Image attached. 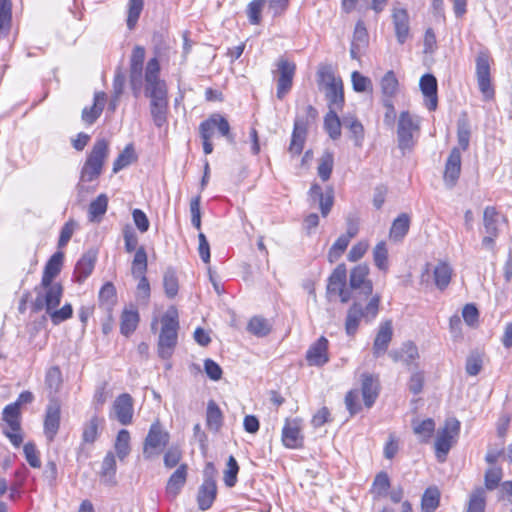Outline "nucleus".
Listing matches in <instances>:
<instances>
[{"label": "nucleus", "instance_id": "obj_42", "mask_svg": "<svg viewBox=\"0 0 512 512\" xmlns=\"http://www.w3.org/2000/svg\"><path fill=\"white\" fill-rule=\"evenodd\" d=\"M412 426L414 433L419 437L421 442H427L435 430V422L431 418H427L423 421H413Z\"/></svg>", "mask_w": 512, "mask_h": 512}, {"label": "nucleus", "instance_id": "obj_10", "mask_svg": "<svg viewBox=\"0 0 512 512\" xmlns=\"http://www.w3.org/2000/svg\"><path fill=\"white\" fill-rule=\"evenodd\" d=\"M319 75L326 82V98L329 102V110H342L344 105L343 82L336 78L328 70H320Z\"/></svg>", "mask_w": 512, "mask_h": 512}, {"label": "nucleus", "instance_id": "obj_2", "mask_svg": "<svg viewBox=\"0 0 512 512\" xmlns=\"http://www.w3.org/2000/svg\"><path fill=\"white\" fill-rule=\"evenodd\" d=\"M63 263V253L56 252L45 265L41 283L34 288L36 295L46 294V302L56 304L60 296H63V287L53 279L60 273Z\"/></svg>", "mask_w": 512, "mask_h": 512}, {"label": "nucleus", "instance_id": "obj_32", "mask_svg": "<svg viewBox=\"0 0 512 512\" xmlns=\"http://www.w3.org/2000/svg\"><path fill=\"white\" fill-rule=\"evenodd\" d=\"M108 152V142L105 139H99L94 143L92 150L86 160L93 164V166H97L102 170L105 159L108 156Z\"/></svg>", "mask_w": 512, "mask_h": 512}, {"label": "nucleus", "instance_id": "obj_17", "mask_svg": "<svg viewBox=\"0 0 512 512\" xmlns=\"http://www.w3.org/2000/svg\"><path fill=\"white\" fill-rule=\"evenodd\" d=\"M369 268L365 264L354 267L350 272V287L354 290H360V293L369 296L373 291V285L367 279Z\"/></svg>", "mask_w": 512, "mask_h": 512}, {"label": "nucleus", "instance_id": "obj_19", "mask_svg": "<svg viewBox=\"0 0 512 512\" xmlns=\"http://www.w3.org/2000/svg\"><path fill=\"white\" fill-rule=\"evenodd\" d=\"M393 326L391 320H385L380 323L378 332L373 343V354L375 357L383 355L392 340Z\"/></svg>", "mask_w": 512, "mask_h": 512}, {"label": "nucleus", "instance_id": "obj_34", "mask_svg": "<svg viewBox=\"0 0 512 512\" xmlns=\"http://www.w3.org/2000/svg\"><path fill=\"white\" fill-rule=\"evenodd\" d=\"M347 270L345 265H338L331 276L327 291L329 294L338 295V293L346 286Z\"/></svg>", "mask_w": 512, "mask_h": 512}, {"label": "nucleus", "instance_id": "obj_49", "mask_svg": "<svg viewBox=\"0 0 512 512\" xmlns=\"http://www.w3.org/2000/svg\"><path fill=\"white\" fill-rule=\"evenodd\" d=\"M399 83L393 71H388L381 79V90L385 97L391 99L398 92Z\"/></svg>", "mask_w": 512, "mask_h": 512}, {"label": "nucleus", "instance_id": "obj_38", "mask_svg": "<svg viewBox=\"0 0 512 512\" xmlns=\"http://www.w3.org/2000/svg\"><path fill=\"white\" fill-rule=\"evenodd\" d=\"M108 207V197L106 194H100L93 200L88 208V218L90 222H99L106 213Z\"/></svg>", "mask_w": 512, "mask_h": 512}, {"label": "nucleus", "instance_id": "obj_24", "mask_svg": "<svg viewBox=\"0 0 512 512\" xmlns=\"http://www.w3.org/2000/svg\"><path fill=\"white\" fill-rule=\"evenodd\" d=\"M420 89L426 98L425 105L430 111L437 108V80L432 74H425L420 78Z\"/></svg>", "mask_w": 512, "mask_h": 512}, {"label": "nucleus", "instance_id": "obj_48", "mask_svg": "<svg viewBox=\"0 0 512 512\" xmlns=\"http://www.w3.org/2000/svg\"><path fill=\"white\" fill-rule=\"evenodd\" d=\"M20 407L19 403L7 405L3 410V420L11 430H20Z\"/></svg>", "mask_w": 512, "mask_h": 512}, {"label": "nucleus", "instance_id": "obj_41", "mask_svg": "<svg viewBox=\"0 0 512 512\" xmlns=\"http://www.w3.org/2000/svg\"><path fill=\"white\" fill-rule=\"evenodd\" d=\"M342 123L352 133L355 145L361 146L364 138V128L360 121L354 116L348 115L342 118Z\"/></svg>", "mask_w": 512, "mask_h": 512}, {"label": "nucleus", "instance_id": "obj_51", "mask_svg": "<svg viewBox=\"0 0 512 512\" xmlns=\"http://www.w3.org/2000/svg\"><path fill=\"white\" fill-rule=\"evenodd\" d=\"M486 506L485 490L476 488L470 495L467 512H484Z\"/></svg>", "mask_w": 512, "mask_h": 512}, {"label": "nucleus", "instance_id": "obj_35", "mask_svg": "<svg viewBox=\"0 0 512 512\" xmlns=\"http://www.w3.org/2000/svg\"><path fill=\"white\" fill-rule=\"evenodd\" d=\"M410 218L407 214H400L392 223L390 228L389 237L391 240L398 242L401 241L409 231Z\"/></svg>", "mask_w": 512, "mask_h": 512}, {"label": "nucleus", "instance_id": "obj_1", "mask_svg": "<svg viewBox=\"0 0 512 512\" xmlns=\"http://www.w3.org/2000/svg\"><path fill=\"white\" fill-rule=\"evenodd\" d=\"M160 63L152 57L145 66V96L150 98V113L154 124L162 127L167 122L168 90L164 80L160 78Z\"/></svg>", "mask_w": 512, "mask_h": 512}, {"label": "nucleus", "instance_id": "obj_36", "mask_svg": "<svg viewBox=\"0 0 512 512\" xmlns=\"http://www.w3.org/2000/svg\"><path fill=\"white\" fill-rule=\"evenodd\" d=\"M139 320V313L136 309H124L121 314V334L125 336L132 334L136 330Z\"/></svg>", "mask_w": 512, "mask_h": 512}, {"label": "nucleus", "instance_id": "obj_31", "mask_svg": "<svg viewBox=\"0 0 512 512\" xmlns=\"http://www.w3.org/2000/svg\"><path fill=\"white\" fill-rule=\"evenodd\" d=\"M116 458L113 452H108L101 465L100 479L101 482L106 486L116 485Z\"/></svg>", "mask_w": 512, "mask_h": 512}, {"label": "nucleus", "instance_id": "obj_54", "mask_svg": "<svg viewBox=\"0 0 512 512\" xmlns=\"http://www.w3.org/2000/svg\"><path fill=\"white\" fill-rule=\"evenodd\" d=\"M45 384L51 393L59 391L62 384V373L58 366L50 367L45 376Z\"/></svg>", "mask_w": 512, "mask_h": 512}, {"label": "nucleus", "instance_id": "obj_45", "mask_svg": "<svg viewBox=\"0 0 512 512\" xmlns=\"http://www.w3.org/2000/svg\"><path fill=\"white\" fill-rule=\"evenodd\" d=\"M440 501V492L437 487H429L425 490L422 497V512H433Z\"/></svg>", "mask_w": 512, "mask_h": 512}, {"label": "nucleus", "instance_id": "obj_60", "mask_svg": "<svg viewBox=\"0 0 512 512\" xmlns=\"http://www.w3.org/2000/svg\"><path fill=\"white\" fill-rule=\"evenodd\" d=\"M10 22L11 4L8 0H0V36L8 33Z\"/></svg>", "mask_w": 512, "mask_h": 512}, {"label": "nucleus", "instance_id": "obj_4", "mask_svg": "<svg viewBox=\"0 0 512 512\" xmlns=\"http://www.w3.org/2000/svg\"><path fill=\"white\" fill-rule=\"evenodd\" d=\"M380 296H373L365 308L359 303H354L348 310L345 330L349 336H354L358 330L361 319H365L366 322H370L376 318L379 311Z\"/></svg>", "mask_w": 512, "mask_h": 512}, {"label": "nucleus", "instance_id": "obj_5", "mask_svg": "<svg viewBox=\"0 0 512 512\" xmlns=\"http://www.w3.org/2000/svg\"><path fill=\"white\" fill-rule=\"evenodd\" d=\"M460 432V422L455 418H450L445 421L442 429L437 433L435 441V455L439 462H444L448 452Z\"/></svg>", "mask_w": 512, "mask_h": 512}, {"label": "nucleus", "instance_id": "obj_18", "mask_svg": "<svg viewBox=\"0 0 512 512\" xmlns=\"http://www.w3.org/2000/svg\"><path fill=\"white\" fill-rule=\"evenodd\" d=\"M328 340L321 336L306 352V360L310 366H323L329 361Z\"/></svg>", "mask_w": 512, "mask_h": 512}, {"label": "nucleus", "instance_id": "obj_62", "mask_svg": "<svg viewBox=\"0 0 512 512\" xmlns=\"http://www.w3.org/2000/svg\"><path fill=\"white\" fill-rule=\"evenodd\" d=\"M503 477V472L500 467H490L486 470L484 475L485 488L489 491L496 489Z\"/></svg>", "mask_w": 512, "mask_h": 512}, {"label": "nucleus", "instance_id": "obj_63", "mask_svg": "<svg viewBox=\"0 0 512 512\" xmlns=\"http://www.w3.org/2000/svg\"><path fill=\"white\" fill-rule=\"evenodd\" d=\"M349 243H350V240L348 239V237H345L344 235H340L329 250V253H328L329 261L335 262L336 260H338L340 258V256L344 253L346 248L348 247Z\"/></svg>", "mask_w": 512, "mask_h": 512}, {"label": "nucleus", "instance_id": "obj_9", "mask_svg": "<svg viewBox=\"0 0 512 512\" xmlns=\"http://www.w3.org/2000/svg\"><path fill=\"white\" fill-rule=\"evenodd\" d=\"M45 296L46 294L36 295L35 299L31 301V309L33 312L37 313L45 309L54 325H58L72 317L73 309L71 304L67 303L60 309H56L61 302L62 296L59 297L56 304L51 306L46 302Z\"/></svg>", "mask_w": 512, "mask_h": 512}, {"label": "nucleus", "instance_id": "obj_56", "mask_svg": "<svg viewBox=\"0 0 512 512\" xmlns=\"http://www.w3.org/2000/svg\"><path fill=\"white\" fill-rule=\"evenodd\" d=\"M470 124L467 118L462 117L458 120L457 123V139L458 144L462 148V150H467L469 147L470 141Z\"/></svg>", "mask_w": 512, "mask_h": 512}, {"label": "nucleus", "instance_id": "obj_39", "mask_svg": "<svg viewBox=\"0 0 512 512\" xmlns=\"http://www.w3.org/2000/svg\"><path fill=\"white\" fill-rule=\"evenodd\" d=\"M452 268L445 262H440L434 268V281L435 285L444 290L450 283L452 277Z\"/></svg>", "mask_w": 512, "mask_h": 512}, {"label": "nucleus", "instance_id": "obj_14", "mask_svg": "<svg viewBox=\"0 0 512 512\" xmlns=\"http://www.w3.org/2000/svg\"><path fill=\"white\" fill-rule=\"evenodd\" d=\"M133 399L130 394L123 393L116 397L112 405L110 417H114L121 425H129L133 419Z\"/></svg>", "mask_w": 512, "mask_h": 512}, {"label": "nucleus", "instance_id": "obj_33", "mask_svg": "<svg viewBox=\"0 0 512 512\" xmlns=\"http://www.w3.org/2000/svg\"><path fill=\"white\" fill-rule=\"evenodd\" d=\"M104 423V419L98 415H93L84 425L82 431L83 443L93 444L99 436V427Z\"/></svg>", "mask_w": 512, "mask_h": 512}, {"label": "nucleus", "instance_id": "obj_26", "mask_svg": "<svg viewBox=\"0 0 512 512\" xmlns=\"http://www.w3.org/2000/svg\"><path fill=\"white\" fill-rule=\"evenodd\" d=\"M60 426V407L58 404H50L46 408L44 419V434L48 441L52 442Z\"/></svg>", "mask_w": 512, "mask_h": 512}, {"label": "nucleus", "instance_id": "obj_13", "mask_svg": "<svg viewBox=\"0 0 512 512\" xmlns=\"http://www.w3.org/2000/svg\"><path fill=\"white\" fill-rule=\"evenodd\" d=\"M276 65L279 74L276 95L278 99H283L292 88L296 65L294 62L283 57L277 61Z\"/></svg>", "mask_w": 512, "mask_h": 512}, {"label": "nucleus", "instance_id": "obj_23", "mask_svg": "<svg viewBox=\"0 0 512 512\" xmlns=\"http://www.w3.org/2000/svg\"><path fill=\"white\" fill-rule=\"evenodd\" d=\"M188 475L187 464H180L171 474L166 484V494L169 498L174 499L184 487Z\"/></svg>", "mask_w": 512, "mask_h": 512}, {"label": "nucleus", "instance_id": "obj_30", "mask_svg": "<svg viewBox=\"0 0 512 512\" xmlns=\"http://www.w3.org/2000/svg\"><path fill=\"white\" fill-rule=\"evenodd\" d=\"M389 355L395 362L401 361L408 367L415 364L419 358L417 346L410 341L404 343L401 348L391 351Z\"/></svg>", "mask_w": 512, "mask_h": 512}, {"label": "nucleus", "instance_id": "obj_28", "mask_svg": "<svg viewBox=\"0 0 512 512\" xmlns=\"http://www.w3.org/2000/svg\"><path fill=\"white\" fill-rule=\"evenodd\" d=\"M96 263V254L88 251L77 261L74 269V278L78 283L84 282L93 272Z\"/></svg>", "mask_w": 512, "mask_h": 512}, {"label": "nucleus", "instance_id": "obj_57", "mask_svg": "<svg viewBox=\"0 0 512 512\" xmlns=\"http://www.w3.org/2000/svg\"><path fill=\"white\" fill-rule=\"evenodd\" d=\"M333 165H334L333 154L330 152H325L321 156V158L319 160V165L317 168L318 175L323 181H327L330 178L332 170H333Z\"/></svg>", "mask_w": 512, "mask_h": 512}, {"label": "nucleus", "instance_id": "obj_37", "mask_svg": "<svg viewBox=\"0 0 512 512\" xmlns=\"http://www.w3.org/2000/svg\"><path fill=\"white\" fill-rule=\"evenodd\" d=\"M99 305L105 311H112L116 304V288L111 282L105 283L99 291Z\"/></svg>", "mask_w": 512, "mask_h": 512}, {"label": "nucleus", "instance_id": "obj_3", "mask_svg": "<svg viewBox=\"0 0 512 512\" xmlns=\"http://www.w3.org/2000/svg\"><path fill=\"white\" fill-rule=\"evenodd\" d=\"M161 332L158 340V355L162 359H169L177 344L178 338V311L170 306L161 318Z\"/></svg>", "mask_w": 512, "mask_h": 512}, {"label": "nucleus", "instance_id": "obj_20", "mask_svg": "<svg viewBox=\"0 0 512 512\" xmlns=\"http://www.w3.org/2000/svg\"><path fill=\"white\" fill-rule=\"evenodd\" d=\"M461 172V153L458 148H453L448 156L445 165L444 171V182L449 187L452 188Z\"/></svg>", "mask_w": 512, "mask_h": 512}, {"label": "nucleus", "instance_id": "obj_52", "mask_svg": "<svg viewBox=\"0 0 512 512\" xmlns=\"http://www.w3.org/2000/svg\"><path fill=\"white\" fill-rule=\"evenodd\" d=\"M390 487V479L386 472H380L376 475L371 492L374 494L375 498L384 497L388 494V489Z\"/></svg>", "mask_w": 512, "mask_h": 512}, {"label": "nucleus", "instance_id": "obj_44", "mask_svg": "<svg viewBox=\"0 0 512 512\" xmlns=\"http://www.w3.org/2000/svg\"><path fill=\"white\" fill-rule=\"evenodd\" d=\"M116 454L120 460H124L130 453V433L126 429H121L116 437L114 444Z\"/></svg>", "mask_w": 512, "mask_h": 512}, {"label": "nucleus", "instance_id": "obj_11", "mask_svg": "<svg viewBox=\"0 0 512 512\" xmlns=\"http://www.w3.org/2000/svg\"><path fill=\"white\" fill-rule=\"evenodd\" d=\"M216 130L230 143L234 142V137L230 133V125L228 121L220 114H214L200 124L199 132L201 139L211 140Z\"/></svg>", "mask_w": 512, "mask_h": 512}, {"label": "nucleus", "instance_id": "obj_58", "mask_svg": "<svg viewBox=\"0 0 512 512\" xmlns=\"http://www.w3.org/2000/svg\"><path fill=\"white\" fill-rule=\"evenodd\" d=\"M143 9V0H129L128 2V16L127 27L133 30L138 22L140 14Z\"/></svg>", "mask_w": 512, "mask_h": 512}, {"label": "nucleus", "instance_id": "obj_27", "mask_svg": "<svg viewBox=\"0 0 512 512\" xmlns=\"http://www.w3.org/2000/svg\"><path fill=\"white\" fill-rule=\"evenodd\" d=\"M361 392L366 407L370 408L375 403L379 394V380L371 374L361 376Z\"/></svg>", "mask_w": 512, "mask_h": 512}, {"label": "nucleus", "instance_id": "obj_47", "mask_svg": "<svg viewBox=\"0 0 512 512\" xmlns=\"http://www.w3.org/2000/svg\"><path fill=\"white\" fill-rule=\"evenodd\" d=\"M101 172L102 170L99 167L93 166V164L86 160L81 169L80 182L77 185L78 193L81 194L84 191L83 183L97 179Z\"/></svg>", "mask_w": 512, "mask_h": 512}, {"label": "nucleus", "instance_id": "obj_43", "mask_svg": "<svg viewBox=\"0 0 512 512\" xmlns=\"http://www.w3.org/2000/svg\"><path fill=\"white\" fill-rule=\"evenodd\" d=\"M247 330L257 337H264L270 333L271 325L267 319L254 316L249 320Z\"/></svg>", "mask_w": 512, "mask_h": 512}, {"label": "nucleus", "instance_id": "obj_53", "mask_svg": "<svg viewBox=\"0 0 512 512\" xmlns=\"http://www.w3.org/2000/svg\"><path fill=\"white\" fill-rule=\"evenodd\" d=\"M207 425L214 431H218L222 425V412L212 400L207 405Z\"/></svg>", "mask_w": 512, "mask_h": 512}, {"label": "nucleus", "instance_id": "obj_46", "mask_svg": "<svg viewBox=\"0 0 512 512\" xmlns=\"http://www.w3.org/2000/svg\"><path fill=\"white\" fill-rule=\"evenodd\" d=\"M373 261L375 266L383 271L387 272L389 269L388 261V249L384 241H380L373 249Z\"/></svg>", "mask_w": 512, "mask_h": 512}, {"label": "nucleus", "instance_id": "obj_8", "mask_svg": "<svg viewBox=\"0 0 512 512\" xmlns=\"http://www.w3.org/2000/svg\"><path fill=\"white\" fill-rule=\"evenodd\" d=\"M420 120L418 117L403 111L399 115L397 126L398 146L401 150H410L414 146V135L419 132Z\"/></svg>", "mask_w": 512, "mask_h": 512}, {"label": "nucleus", "instance_id": "obj_59", "mask_svg": "<svg viewBox=\"0 0 512 512\" xmlns=\"http://www.w3.org/2000/svg\"><path fill=\"white\" fill-rule=\"evenodd\" d=\"M239 472V466L234 456H229L227 461V467L224 471L223 480L227 487H234L237 482V475Z\"/></svg>", "mask_w": 512, "mask_h": 512}, {"label": "nucleus", "instance_id": "obj_50", "mask_svg": "<svg viewBox=\"0 0 512 512\" xmlns=\"http://www.w3.org/2000/svg\"><path fill=\"white\" fill-rule=\"evenodd\" d=\"M485 232L492 236H498V213L494 207H486L483 214Z\"/></svg>", "mask_w": 512, "mask_h": 512}, {"label": "nucleus", "instance_id": "obj_16", "mask_svg": "<svg viewBox=\"0 0 512 512\" xmlns=\"http://www.w3.org/2000/svg\"><path fill=\"white\" fill-rule=\"evenodd\" d=\"M308 196L311 205L318 203L323 217H326L330 213L334 203V192L332 188H328L326 193H323L321 186L314 183L309 189Z\"/></svg>", "mask_w": 512, "mask_h": 512}, {"label": "nucleus", "instance_id": "obj_29", "mask_svg": "<svg viewBox=\"0 0 512 512\" xmlns=\"http://www.w3.org/2000/svg\"><path fill=\"white\" fill-rule=\"evenodd\" d=\"M217 495V486L215 480H203L200 485L197 495L198 507L200 510L205 511L209 509Z\"/></svg>", "mask_w": 512, "mask_h": 512}, {"label": "nucleus", "instance_id": "obj_22", "mask_svg": "<svg viewBox=\"0 0 512 512\" xmlns=\"http://www.w3.org/2000/svg\"><path fill=\"white\" fill-rule=\"evenodd\" d=\"M282 442L285 447L296 449L303 445V435L297 420H287L282 430Z\"/></svg>", "mask_w": 512, "mask_h": 512}, {"label": "nucleus", "instance_id": "obj_12", "mask_svg": "<svg viewBox=\"0 0 512 512\" xmlns=\"http://www.w3.org/2000/svg\"><path fill=\"white\" fill-rule=\"evenodd\" d=\"M476 76L478 87L485 99H491L494 89L490 78V58L488 53L480 52L476 57Z\"/></svg>", "mask_w": 512, "mask_h": 512}, {"label": "nucleus", "instance_id": "obj_40", "mask_svg": "<svg viewBox=\"0 0 512 512\" xmlns=\"http://www.w3.org/2000/svg\"><path fill=\"white\" fill-rule=\"evenodd\" d=\"M342 125V120L338 117L337 111L329 110L324 118V128L333 140L341 136Z\"/></svg>", "mask_w": 512, "mask_h": 512}, {"label": "nucleus", "instance_id": "obj_6", "mask_svg": "<svg viewBox=\"0 0 512 512\" xmlns=\"http://www.w3.org/2000/svg\"><path fill=\"white\" fill-rule=\"evenodd\" d=\"M170 440V434L159 421H155L148 431L143 444V456L145 459H152L159 456Z\"/></svg>", "mask_w": 512, "mask_h": 512}, {"label": "nucleus", "instance_id": "obj_61", "mask_svg": "<svg viewBox=\"0 0 512 512\" xmlns=\"http://www.w3.org/2000/svg\"><path fill=\"white\" fill-rule=\"evenodd\" d=\"M163 286L167 297L173 298L178 293V279L176 273L172 269L165 271L163 276Z\"/></svg>", "mask_w": 512, "mask_h": 512}, {"label": "nucleus", "instance_id": "obj_21", "mask_svg": "<svg viewBox=\"0 0 512 512\" xmlns=\"http://www.w3.org/2000/svg\"><path fill=\"white\" fill-rule=\"evenodd\" d=\"M107 102L105 92L98 91L94 93L93 104L84 107L81 113V119L86 125H92L100 117Z\"/></svg>", "mask_w": 512, "mask_h": 512}, {"label": "nucleus", "instance_id": "obj_25", "mask_svg": "<svg viewBox=\"0 0 512 512\" xmlns=\"http://www.w3.org/2000/svg\"><path fill=\"white\" fill-rule=\"evenodd\" d=\"M307 135V122L302 118H296L294 121V128L289 145V152L293 156L300 155Z\"/></svg>", "mask_w": 512, "mask_h": 512}, {"label": "nucleus", "instance_id": "obj_55", "mask_svg": "<svg viewBox=\"0 0 512 512\" xmlns=\"http://www.w3.org/2000/svg\"><path fill=\"white\" fill-rule=\"evenodd\" d=\"M147 271V253L143 246L139 247L132 261L131 272L133 276L145 274Z\"/></svg>", "mask_w": 512, "mask_h": 512}, {"label": "nucleus", "instance_id": "obj_64", "mask_svg": "<svg viewBox=\"0 0 512 512\" xmlns=\"http://www.w3.org/2000/svg\"><path fill=\"white\" fill-rule=\"evenodd\" d=\"M133 148L131 145L125 147V149L118 155L113 163V173H118L120 170L128 166L132 162Z\"/></svg>", "mask_w": 512, "mask_h": 512}, {"label": "nucleus", "instance_id": "obj_15", "mask_svg": "<svg viewBox=\"0 0 512 512\" xmlns=\"http://www.w3.org/2000/svg\"><path fill=\"white\" fill-rule=\"evenodd\" d=\"M391 17L397 41L399 44H404L410 35V18L408 11L400 7L399 3H396L392 8Z\"/></svg>", "mask_w": 512, "mask_h": 512}, {"label": "nucleus", "instance_id": "obj_7", "mask_svg": "<svg viewBox=\"0 0 512 512\" xmlns=\"http://www.w3.org/2000/svg\"><path fill=\"white\" fill-rule=\"evenodd\" d=\"M145 56L146 50L143 46H134L129 59V82L135 97L139 96L143 84L145 85Z\"/></svg>", "mask_w": 512, "mask_h": 512}]
</instances>
